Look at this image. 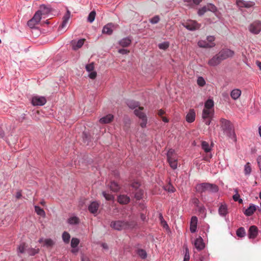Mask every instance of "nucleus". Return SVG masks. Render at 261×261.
<instances>
[{
	"instance_id": "nucleus-40",
	"label": "nucleus",
	"mask_w": 261,
	"mask_h": 261,
	"mask_svg": "<svg viewBox=\"0 0 261 261\" xmlns=\"http://www.w3.org/2000/svg\"><path fill=\"white\" fill-rule=\"evenodd\" d=\"M95 16H96V12L94 11H91L89 13V14L88 16V18H87L88 21L90 23H92V22H93V21L95 19Z\"/></svg>"
},
{
	"instance_id": "nucleus-1",
	"label": "nucleus",
	"mask_w": 261,
	"mask_h": 261,
	"mask_svg": "<svg viewBox=\"0 0 261 261\" xmlns=\"http://www.w3.org/2000/svg\"><path fill=\"white\" fill-rule=\"evenodd\" d=\"M127 105L132 109H134L138 107V109L135 110L134 113L142 121L140 123L141 126L142 128L146 127L147 119L146 115L142 111L143 108L139 107V103L138 102L132 100H128L127 101Z\"/></svg>"
},
{
	"instance_id": "nucleus-34",
	"label": "nucleus",
	"mask_w": 261,
	"mask_h": 261,
	"mask_svg": "<svg viewBox=\"0 0 261 261\" xmlns=\"http://www.w3.org/2000/svg\"><path fill=\"white\" fill-rule=\"evenodd\" d=\"M215 38L213 36H209L206 38V41L208 45H211V48L215 46L214 42Z\"/></svg>"
},
{
	"instance_id": "nucleus-62",
	"label": "nucleus",
	"mask_w": 261,
	"mask_h": 261,
	"mask_svg": "<svg viewBox=\"0 0 261 261\" xmlns=\"http://www.w3.org/2000/svg\"><path fill=\"white\" fill-rule=\"evenodd\" d=\"M4 136V132L2 128L0 127V138H3Z\"/></svg>"
},
{
	"instance_id": "nucleus-55",
	"label": "nucleus",
	"mask_w": 261,
	"mask_h": 261,
	"mask_svg": "<svg viewBox=\"0 0 261 261\" xmlns=\"http://www.w3.org/2000/svg\"><path fill=\"white\" fill-rule=\"evenodd\" d=\"M89 77L91 79H95L97 76V73L95 71H92L89 72Z\"/></svg>"
},
{
	"instance_id": "nucleus-7",
	"label": "nucleus",
	"mask_w": 261,
	"mask_h": 261,
	"mask_svg": "<svg viewBox=\"0 0 261 261\" xmlns=\"http://www.w3.org/2000/svg\"><path fill=\"white\" fill-rule=\"evenodd\" d=\"M183 25L190 31H195L198 30L201 27L200 24L193 20H188L187 22L183 23Z\"/></svg>"
},
{
	"instance_id": "nucleus-35",
	"label": "nucleus",
	"mask_w": 261,
	"mask_h": 261,
	"mask_svg": "<svg viewBox=\"0 0 261 261\" xmlns=\"http://www.w3.org/2000/svg\"><path fill=\"white\" fill-rule=\"evenodd\" d=\"M35 212L38 215H40V216H43V217L45 216V213L44 211L39 206H37V205L35 206Z\"/></svg>"
},
{
	"instance_id": "nucleus-42",
	"label": "nucleus",
	"mask_w": 261,
	"mask_h": 261,
	"mask_svg": "<svg viewBox=\"0 0 261 261\" xmlns=\"http://www.w3.org/2000/svg\"><path fill=\"white\" fill-rule=\"evenodd\" d=\"M197 83L199 87H203L205 85L206 82L203 77L199 76L197 80Z\"/></svg>"
},
{
	"instance_id": "nucleus-6",
	"label": "nucleus",
	"mask_w": 261,
	"mask_h": 261,
	"mask_svg": "<svg viewBox=\"0 0 261 261\" xmlns=\"http://www.w3.org/2000/svg\"><path fill=\"white\" fill-rule=\"evenodd\" d=\"M140 184L138 181H134L131 185L130 190L135 195V197L137 200H140L143 196V191L140 188Z\"/></svg>"
},
{
	"instance_id": "nucleus-25",
	"label": "nucleus",
	"mask_w": 261,
	"mask_h": 261,
	"mask_svg": "<svg viewBox=\"0 0 261 261\" xmlns=\"http://www.w3.org/2000/svg\"><path fill=\"white\" fill-rule=\"evenodd\" d=\"M227 207L225 204L222 203L219 208V214L221 216H224L227 214Z\"/></svg>"
},
{
	"instance_id": "nucleus-33",
	"label": "nucleus",
	"mask_w": 261,
	"mask_h": 261,
	"mask_svg": "<svg viewBox=\"0 0 261 261\" xmlns=\"http://www.w3.org/2000/svg\"><path fill=\"white\" fill-rule=\"evenodd\" d=\"M69 224H77L79 223V219L76 216H73L69 218L67 221Z\"/></svg>"
},
{
	"instance_id": "nucleus-26",
	"label": "nucleus",
	"mask_w": 261,
	"mask_h": 261,
	"mask_svg": "<svg viewBox=\"0 0 261 261\" xmlns=\"http://www.w3.org/2000/svg\"><path fill=\"white\" fill-rule=\"evenodd\" d=\"M84 42V39H81L77 41L73 42L72 46L73 49L76 50L81 48L83 45Z\"/></svg>"
},
{
	"instance_id": "nucleus-32",
	"label": "nucleus",
	"mask_w": 261,
	"mask_h": 261,
	"mask_svg": "<svg viewBox=\"0 0 261 261\" xmlns=\"http://www.w3.org/2000/svg\"><path fill=\"white\" fill-rule=\"evenodd\" d=\"M27 252L29 255L34 256L39 252V248H29L27 249Z\"/></svg>"
},
{
	"instance_id": "nucleus-24",
	"label": "nucleus",
	"mask_w": 261,
	"mask_h": 261,
	"mask_svg": "<svg viewBox=\"0 0 261 261\" xmlns=\"http://www.w3.org/2000/svg\"><path fill=\"white\" fill-rule=\"evenodd\" d=\"M257 234V228L255 226H251L249 230V236L250 238H255Z\"/></svg>"
},
{
	"instance_id": "nucleus-23",
	"label": "nucleus",
	"mask_w": 261,
	"mask_h": 261,
	"mask_svg": "<svg viewBox=\"0 0 261 261\" xmlns=\"http://www.w3.org/2000/svg\"><path fill=\"white\" fill-rule=\"evenodd\" d=\"M132 42V40L129 37H126L122 39L119 41V44L121 46L125 47L128 46Z\"/></svg>"
},
{
	"instance_id": "nucleus-21",
	"label": "nucleus",
	"mask_w": 261,
	"mask_h": 261,
	"mask_svg": "<svg viewBox=\"0 0 261 261\" xmlns=\"http://www.w3.org/2000/svg\"><path fill=\"white\" fill-rule=\"evenodd\" d=\"M129 197L125 195H120L118 197V201L121 204H127L129 202Z\"/></svg>"
},
{
	"instance_id": "nucleus-54",
	"label": "nucleus",
	"mask_w": 261,
	"mask_h": 261,
	"mask_svg": "<svg viewBox=\"0 0 261 261\" xmlns=\"http://www.w3.org/2000/svg\"><path fill=\"white\" fill-rule=\"evenodd\" d=\"M94 69V65L93 63H90L86 66V69L89 72L93 71Z\"/></svg>"
},
{
	"instance_id": "nucleus-20",
	"label": "nucleus",
	"mask_w": 261,
	"mask_h": 261,
	"mask_svg": "<svg viewBox=\"0 0 261 261\" xmlns=\"http://www.w3.org/2000/svg\"><path fill=\"white\" fill-rule=\"evenodd\" d=\"M197 218L195 216H193L192 217L190 223V231L191 232L193 233L196 231L197 229Z\"/></svg>"
},
{
	"instance_id": "nucleus-59",
	"label": "nucleus",
	"mask_w": 261,
	"mask_h": 261,
	"mask_svg": "<svg viewBox=\"0 0 261 261\" xmlns=\"http://www.w3.org/2000/svg\"><path fill=\"white\" fill-rule=\"evenodd\" d=\"M101 246L104 250H108L109 249V246L108 244L106 243H102L101 244Z\"/></svg>"
},
{
	"instance_id": "nucleus-15",
	"label": "nucleus",
	"mask_w": 261,
	"mask_h": 261,
	"mask_svg": "<svg viewBox=\"0 0 261 261\" xmlns=\"http://www.w3.org/2000/svg\"><path fill=\"white\" fill-rule=\"evenodd\" d=\"M211 187L210 184L202 183L196 185V191L199 193H203L207 191V189Z\"/></svg>"
},
{
	"instance_id": "nucleus-14",
	"label": "nucleus",
	"mask_w": 261,
	"mask_h": 261,
	"mask_svg": "<svg viewBox=\"0 0 261 261\" xmlns=\"http://www.w3.org/2000/svg\"><path fill=\"white\" fill-rule=\"evenodd\" d=\"M99 207V203L98 201H92L88 206V210L91 213L95 215L97 214Z\"/></svg>"
},
{
	"instance_id": "nucleus-27",
	"label": "nucleus",
	"mask_w": 261,
	"mask_h": 261,
	"mask_svg": "<svg viewBox=\"0 0 261 261\" xmlns=\"http://www.w3.org/2000/svg\"><path fill=\"white\" fill-rule=\"evenodd\" d=\"M256 209V206L253 204H251L245 210L244 214L247 216H250L254 213Z\"/></svg>"
},
{
	"instance_id": "nucleus-52",
	"label": "nucleus",
	"mask_w": 261,
	"mask_h": 261,
	"mask_svg": "<svg viewBox=\"0 0 261 261\" xmlns=\"http://www.w3.org/2000/svg\"><path fill=\"white\" fill-rule=\"evenodd\" d=\"M207 11V9L206 8V6H204L198 10V14L199 16H202Z\"/></svg>"
},
{
	"instance_id": "nucleus-10",
	"label": "nucleus",
	"mask_w": 261,
	"mask_h": 261,
	"mask_svg": "<svg viewBox=\"0 0 261 261\" xmlns=\"http://www.w3.org/2000/svg\"><path fill=\"white\" fill-rule=\"evenodd\" d=\"M46 102V98L43 96H36L32 98V103L33 106H41Z\"/></svg>"
},
{
	"instance_id": "nucleus-18",
	"label": "nucleus",
	"mask_w": 261,
	"mask_h": 261,
	"mask_svg": "<svg viewBox=\"0 0 261 261\" xmlns=\"http://www.w3.org/2000/svg\"><path fill=\"white\" fill-rule=\"evenodd\" d=\"M195 117L196 114L194 110L190 109L186 115V121L189 123L193 122L195 119Z\"/></svg>"
},
{
	"instance_id": "nucleus-48",
	"label": "nucleus",
	"mask_w": 261,
	"mask_h": 261,
	"mask_svg": "<svg viewBox=\"0 0 261 261\" xmlns=\"http://www.w3.org/2000/svg\"><path fill=\"white\" fill-rule=\"evenodd\" d=\"M38 23V22L34 20L33 18L31 19L28 22V25L30 28H34L36 24Z\"/></svg>"
},
{
	"instance_id": "nucleus-53",
	"label": "nucleus",
	"mask_w": 261,
	"mask_h": 261,
	"mask_svg": "<svg viewBox=\"0 0 261 261\" xmlns=\"http://www.w3.org/2000/svg\"><path fill=\"white\" fill-rule=\"evenodd\" d=\"M164 190L170 193H173L175 190L174 187L170 184L168 185L166 188L164 187Z\"/></svg>"
},
{
	"instance_id": "nucleus-2",
	"label": "nucleus",
	"mask_w": 261,
	"mask_h": 261,
	"mask_svg": "<svg viewBox=\"0 0 261 261\" xmlns=\"http://www.w3.org/2000/svg\"><path fill=\"white\" fill-rule=\"evenodd\" d=\"M221 127L224 133L228 137L236 140V135L231 122L225 119L221 118L220 120Z\"/></svg>"
},
{
	"instance_id": "nucleus-4",
	"label": "nucleus",
	"mask_w": 261,
	"mask_h": 261,
	"mask_svg": "<svg viewBox=\"0 0 261 261\" xmlns=\"http://www.w3.org/2000/svg\"><path fill=\"white\" fill-rule=\"evenodd\" d=\"M135 225V223L134 221L128 222L123 220L112 221L110 224L112 228L117 230L132 229Z\"/></svg>"
},
{
	"instance_id": "nucleus-19",
	"label": "nucleus",
	"mask_w": 261,
	"mask_h": 261,
	"mask_svg": "<svg viewBox=\"0 0 261 261\" xmlns=\"http://www.w3.org/2000/svg\"><path fill=\"white\" fill-rule=\"evenodd\" d=\"M242 91L240 89L236 88L232 90L230 92V95L233 100H236L238 99L241 96Z\"/></svg>"
},
{
	"instance_id": "nucleus-50",
	"label": "nucleus",
	"mask_w": 261,
	"mask_h": 261,
	"mask_svg": "<svg viewBox=\"0 0 261 261\" xmlns=\"http://www.w3.org/2000/svg\"><path fill=\"white\" fill-rule=\"evenodd\" d=\"M185 254L184 256V261H189L190 259V254L189 249L187 246L185 247Z\"/></svg>"
},
{
	"instance_id": "nucleus-8",
	"label": "nucleus",
	"mask_w": 261,
	"mask_h": 261,
	"mask_svg": "<svg viewBox=\"0 0 261 261\" xmlns=\"http://www.w3.org/2000/svg\"><path fill=\"white\" fill-rule=\"evenodd\" d=\"M249 31L254 34H258L261 31V22L255 21L251 23L249 26Z\"/></svg>"
},
{
	"instance_id": "nucleus-58",
	"label": "nucleus",
	"mask_w": 261,
	"mask_h": 261,
	"mask_svg": "<svg viewBox=\"0 0 261 261\" xmlns=\"http://www.w3.org/2000/svg\"><path fill=\"white\" fill-rule=\"evenodd\" d=\"M164 230H165L168 233H171L169 227L165 221H164Z\"/></svg>"
},
{
	"instance_id": "nucleus-41",
	"label": "nucleus",
	"mask_w": 261,
	"mask_h": 261,
	"mask_svg": "<svg viewBox=\"0 0 261 261\" xmlns=\"http://www.w3.org/2000/svg\"><path fill=\"white\" fill-rule=\"evenodd\" d=\"M234 192H236L235 194L233 196V199L235 201H238L240 203H242L243 202V200L240 198V195L238 193V190L235 189Z\"/></svg>"
},
{
	"instance_id": "nucleus-47",
	"label": "nucleus",
	"mask_w": 261,
	"mask_h": 261,
	"mask_svg": "<svg viewBox=\"0 0 261 261\" xmlns=\"http://www.w3.org/2000/svg\"><path fill=\"white\" fill-rule=\"evenodd\" d=\"M160 20V18L158 15H155L152 17L151 18H150L149 19V21L152 24H155L157 23L159 20Z\"/></svg>"
},
{
	"instance_id": "nucleus-30",
	"label": "nucleus",
	"mask_w": 261,
	"mask_h": 261,
	"mask_svg": "<svg viewBox=\"0 0 261 261\" xmlns=\"http://www.w3.org/2000/svg\"><path fill=\"white\" fill-rule=\"evenodd\" d=\"M197 45L201 48H211V45H208L205 40H200L197 42Z\"/></svg>"
},
{
	"instance_id": "nucleus-51",
	"label": "nucleus",
	"mask_w": 261,
	"mask_h": 261,
	"mask_svg": "<svg viewBox=\"0 0 261 261\" xmlns=\"http://www.w3.org/2000/svg\"><path fill=\"white\" fill-rule=\"evenodd\" d=\"M211 187L207 189V191L210 192H216L218 191V187L215 185L210 184Z\"/></svg>"
},
{
	"instance_id": "nucleus-64",
	"label": "nucleus",
	"mask_w": 261,
	"mask_h": 261,
	"mask_svg": "<svg viewBox=\"0 0 261 261\" xmlns=\"http://www.w3.org/2000/svg\"><path fill=\"white\" fill-rule=\"evenodd\" d=\"M21 197V194L20 192H18L16 194V198L17 199H19Z\"/></svg>"
},
{
	"instance_id": "nucleus-11",
	"label": "nucleus",
	"mask_w": 261,
	"mask_h": 261,
	"mask_svg": "<svg viewBox=\"0 0 261 261\" xmlns=\"http://www.w3.org/2000/svg\"><path fill=\"white\" fill-rule=\"evenodd\" d=\"M222 61L221 57L217 54L208 60L207 64L210 66L214 67L220 64Z\"/></svg>"
},
{
	"instance_id": "nucleus-61",
	"label": "nucleus",
	"mask_w": 261,
	"mask_h": 261,
	"mask_svg": "<svg viewBox=\"0 0 261 261\" xmlns=\"http://www.w3.org/2000/svg\"><path fill=\"white\" fill-rule=\"evenodd\" d=\"M82 261H90L89 258L86 256L83 255L81 257Z\"/></svg>"
},
{
	"instance_id": "nucleus-37",
	"label": "nucleus",
	"mask_w": 261,
	"mask_h": 261,
	"mask_svg": "<svg viewBox=\"0 0 261 261\" xmlns=\"http://www.w3.org/2000/svg\"><path fill=\"white\" fill-rule=\"evenodd\" d=\"M202 148L204 150L205 152H210L211 150V148L210 146L208 143L206 141H202L201 143Z\"/></svg>"
},
{
	"instance_id": "nucleus-45",
	"label": "nucleus",
	"mask_w": 261,
	"mask_h": 261,
	"mask_svg": "<svg viewBox=\"0 0 261 261\" xmlns=\"http://www.w3.org/2000/svg\"><path fill=\"white\" fill-rule=\"evenodd\" d=\"M244 172L245 174L246 175H249L250 174L251 172V167L249 163H247L244 167Z\"/></svg>"
},
{
	"instance_id": "nucleus-3",
	"label": "nucleus",
	"mask_w": 261,
	"mask_h": 261,
	"mask_svg": "<svg viewBox=\"0 0 261 261\" xmlns=\"http://www.w3.org/2000/svg\"><path fill=\"white\" fill-rule=\"evenodd\" d=\"M214 115V102L213 99H207L205 103L202 113L203 119H212Z\"/></svg>"
},
{
	"instance_id": "nucleus-46",
	"label": "nucleus",
	"mask_w": 261,
	"mask_h": 261,
	"mask_svg": "<svg viewBox=\"0 0 261 261\" xmlns=\"http://www.w3.org/2000/svg\"><path fill=\"white\" fill-rule=\"evenodd\" d=\"M237 234L239 237H243L245 234V231L244 228L241 227L237 231Z\"/></svg>"
},
{
	"instance_id": "nucleus-44",
	"label": "nucleus",
	"mask_w": 261,
	"mask_h": 261,
	"mask_svg": "<svg viewBox=\"0 0 261 261\" xmlns=\"http://www.w3.org/2000/svg\"><path fill=\"white\" fill-rule=\"evenodd\" d=\"M54 243L50 239H46L44 240V245L47 247H50L53 246Z\"/></svg>"
},
{
	"instance_id": "nucleus-13",
	"label": "nucleus",
	"mask_w": 261,
	"mask_h": 261,
	"mask_svg": "<svg viewBox=\"0 0 261 261\" xmlns=\"http://www.w3.org/2000/svg\"><path fill=\"white\" fill-rule=\"evenodd\" d=\"M193 244L197 250L200 251L203 249L205 247V245L203 240L201 237H199L195 239L193 242Z\"/></svg>"
},
{
	"instance_id": "nucleus-17",
	"label": "nucleus",
	"mask_w": 261,
	"mask_h": 261,
	"mask_svg": "<svg viewBox=\"0 0 261 261\" xmlns=\"http://www.w3.org/2000/svg\"><path fill=\"white\" fill-rule=\"evenodd\" d=\"M70 12L69 10H67L66 13L65 14L63 17V21L59 28V29L61 30L66 27L70 17Z\"/></svg>"
},
{
	"instance_id": "nucleus-31",
	"label": "nucleus",
	"mask_w": 261,
	"mask_h": 261,
	"mask_svg": "<svg viewBox=\"0 0 261 261\" xmlns=\"http://www.w3.org/2000/svg\"><path fill=\"white\" fill-rule=\"evenodd\" d=\"M206 7L207 9V11H210L213 13H215L216 15L218 16V15L217 14V8L214 5H213L212 4H208L206 5Z\"/></svg>"
},
{
	"instance_id": "nucleus-22",
	"label": "nucleus",
	"mask_w": 261,
	"mask_h": 261,
	"mask_svg": "<svg viewBox=\"0 0 261 261\" xmlns=\"http://www.w3.org/2000/svg\"><path fill=\"white\" fill-rule=\"evenodd\" d=\"M114 118L113 115L108 114L100 119L99 122L102 124L109 123L111 122Z\"/></svg>"
},
{
	"instance_id": "nucleus-49",
	"label": "nucleus",
	"mask_w": 261,
	"mask_h": 261,
	"mask_svg": "<svg viewBox=\"0 0 261 261\" xmlns=\"http://www.w3.org/2000/svg\"><path fill=\"white\" fill-rule=\"evenodd\" d=\"M27 251L25 249V244L22 243L18 247V252L20 253H23L25 251Z\"/></svg>"
},
{
	"instance_id": "nucleus-36",
	"label": "nucleus",
	"mask_w": 261,
	"mask_h": 261,
	"mask_svg": "<svg viewBox=\"0 0 261 261\" xmlns=\"http://www.w3.org/2000/svg\"><path fill=\"white\" fill-rule=\"evenodd\" d=\"M137 253L142 259H145L147 257L146 252L144 249H138L137 251Z\"/></svg>"
},
{
	"instance_id": "nucleus-28",
	"label": "nucleus",
	"mask_w": 261,
	"mask_h": 261,
	"mask_svg": "<svg viewBox=\"0 0 261 261\" xmlns=\"http://www.w3.org/2000/svg\"><path fill=\"white\" fill-rule=\"evenodd\" d=\"M110 189L113 192H117L120 189V186L114 181H111L109 185Z\"/></svg>"
},
{
	"instance_id": "nucleus-39",
	"label": "nucleus",
	"mask_w": 261,
	"mask_h": 261,
	"mask_svg": "<svg viewBox=\"0 0 261 261\" xmlns=\"http://www.w3.org/2000/svg\"><path fill=\"white\" fill-rule=\"evenodd\" d=\"M80 243V240L77 238H73L71 241V246L73 248H75L77 247Z\"/></svg>"
},
{
	"instance_id": "nucleus-29",
	"label": "nucleus",
	"mask_w": 261,
	"mask_h": 261,
	"mask_svg": "<svg viewBox=\"0 0 261 261\" xmlns=\"http://www.w3.org/2000/svg\"><path fill=\"white\" fill-rule=\"evenodd\" d=\"M62 238L63 241L65 243L68 244L69 243L70 239V235L68 232H63V233H62Z\"/></svg>"
},
{
	"instance_id": "nucleus-9",
	"label": "nucleus",
	"mask_w": 261,
	"mask_h": 261,
	"mask_svg": "<svg viewBox=\"0 0 261 261\" xmlns=\"http://www.w3.org/2000/svg\"><path fill=\"white\" fill-rule=\"evenodd\" d=\"M234 51L228 48L221 50L219 53L222 61L227 59L228 58L232 57L234 55Z\"/></svg>"
},
{
	"instance_id": "nucleus-16",
	"label": "nucleus",
	"mask_w": 261,
	"mask_h": 261,
	"mask_svg": "<svg viewBox=\"0 0 261 261\" xmlns=\"http://www.w3.org/2000/svg\"><path fill=\"white\" fill-rule=\"evenodd\" d=\"M236 4L240 8H250L254 6V3L251 2H246L243 0H237Z\"/></svg>"
},
{
	"instance_id": "nucleus-12",
	"label": "nucleus",
	"mask_w": 261,
	"mask_h": 261,
	"mask_svg": "<svg viewBox=\"0 0 261 261\" xmlns=\"http://www.w3.org/2000/svg\"><path fill=\"white\" fill-rule=\"evenodd\" d=\"M116 25L112 23H109L103 27L102 32L103 34L109 35H111L113 31L116 29Z\"/></svg>"
},
{
	"instance_id": "nucleus-5",
	"label": "nucleus",
	"mask_w": 261,
	"mask_h": 261,
	"mask_svg": "<svg viewBox=\"0 0 261 261\" xmlns=\"http://www.w3.org/2000/svg\"><path fill=\"white\" fill-rule=\"evenodd\" d=\"M167 160L170 167L175 169L178 166V155L173 149H170L167 153Z\"/></svg>"
},
{
	"instance_id": "nucleus-43",
	"label": "nucleus",
	"mask_w": 261,
	"mask_h": 261,
	"mask_svg": "<svg viewBox=\"0 0 261 261\" xmlns=\"http://www.w3.org/2000/svg\"><path fill=\"white\" fill-rule=\"evenodd\" d=\"M102 194L103 196L105 198V199L107 200H109V201L113 200L114 198V197L113 196V195L109 194L108 193H107L105 191H103Z\"/></svg>"
},
{
	"instance_id": "nucleus-57",
	"label": "nucleus",
	"mask_w": 261,
	"mask_h": 261,
	"mask_svg": "<svg viewBox=\"0 0 261 261\" xmlns=\"http://www.w3.org/2000/svg\"><path fill=\"white\" fill-rule=\"evenodd\" d=\"M118 53L124 55L129 53V51L126 49H120L118 50Z\"/></svg>"
},
{
	"instance_id": "nucleus-56",
	"label": "nucleus",
	"mask_w": 261,
	"mask_h": 261,
	"mask_svg": "<svg viewBox=\"0 0 261 261\" xmlns=\"http://www.w3.org/2000/svg\"><path fill=\"white\" fill-rule=\"evenodd\" d=\"M191 1L192 0H184L185 2L187 3H190ZM192 1L195 5H198L202 1V0H192Z\"/></svg>"
},
{
	"instance_id": "nucleus-38",
	"label": "nucleus",
	"mask_w": 261,
	"mask_h": 261,
	"mask_svg": "<svg viewBox=\"0 0 261 261\" xmlns=\"http://www.w3.org/2000/svg\"><path fill=\"white\" fill-rule=\"evenodd\" d=\"M41 11L38 10L35 13L32 18L39 23L41 19Z\"/></svg>"
},
{
	"instance_id": "nucleus-60",
	"label": "nucleus",
	"mask_w": 261,
	"mask_h": 261,
	"mask_svg": "<svg viewBox=\"0 0 261 261\" xmlns=\"http://www.w3.org/2000/svg\"><path fill=\"white\" fill-rule=\"evenodd\" d=\"M212 119H203L205 124L207 125H209L211 123V120Z\"/></svg>"
},
{
	"instance_id": "nucleus-63",
	"label": "nucleus",
	"mask_w": 261,
	"mask_h": 261,
	"mask_svg": "<svg viewBox=\"0 0 261 261\" xmlns=\"http://www.w3.org/2000/svg\"><path fill=\"white\" fill-rule=\"evenodd\" d=\"M159 115L160 116L161 118H163V110L161 109L159 112Z\"/></svg>"
}]
</instances>
